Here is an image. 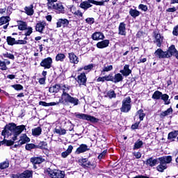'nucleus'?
<instances>
[{"label": "nucleus", "mask_w": 178, "mask_h": 178, "mask_svg": "<svg viewBox=\"0 0 178 178\" xmlns=\"http://www.w3.org/2000/svg\"><path fill=\"white\" fill-rule=\"evenodd\" d=\"M129 15L134 19H136V17H139L140 15V11H138L136 9H133V8L129 9Z\"/></svg>", "instance_id": "obj_36"}, {"label": "nucleus", "mask_w": 178, "mask_h": 178, "mask_svg": "<svg viewBox=\"0 0 178 178\" xmlns=\"http://www.w3.org/2000/svg\"><path fill=\"white\" fill-rule=\"evenodd\" d=\"M69 19L66 18H59L56 22V28H67V26H69Z\"/></svg>", "instance_id": "obj_13"}, {"label": "nucleus", "mask_w": 178, "mask_h": 178, "mask_svg": "<svg viewBox=\"0 0 178 178\" xmlns=\"http://www.w3.org/2000/svg\"><path fill=\"white\" fill-rule=\"evenodd\" d=\"M17 25H15V27L18 26V30L25 31L28 29L27 22L23 20H17Z\"/></svg>", "instance_id": "obj_21"}, {"label": "nucleus", "mask_w": 178, "mask_h": 178, "mask_svg": "<svg viewBox=\"0 0 178 178\" xmlns=\"http://www.w3.org/2000/svg\"><path fill=\"white\" fill-rule=\"evenodd\" d=\"M54 133L58 134L59 135H65L67 134V130L63 129V128L60 127L59 129H54Z\"/></svg>", "instance_id": "obj_50"}, {"label": "nucleus", "mask_w": 178, "mask_h": 178, "mask_svg": "<svg viewBox=\"0 0 178 178\" xmlns=\"http://www.w3.org/2000/svg\"><path fill=\"white\" fill-rule=\"evenodd\" d=\"M26 130V125H16L15 122H10L6 124L3 130L1 131V136H5L6 135L10 136L9 131H11L14 136L12 138L14 143L17 140L18 136H19L24 131Z\"/></svg>", "instance_id": "obj_2"}, {"label": "nucleus", "mask_w": 178, "mask_h": 178, "mask_svg": "<svg viewBox=\"0 0 178 178\" xmlns=\"http://www.w3.org/2000/svg\"><path fill=\"white\" fill-rule=\"evenodd\" d=\"M71 86L67 84H63L61 87V90L63 92L62 95L68 94L69 91H70Z\"/></svg>", "instance_id": "obj_48"}, {"label": "nucleus", "mask_w": 178, "mask_h": 178, "mask_svg": "<svg viewBox=\"0 0 178 178\" xmlns=\"http://www.w3.org/2000/svg\"><path fill=\"white\" fill-rule=\"evenodd\" d=\"M53 60L51 56L47 57V58H43V60L40 63V65L44 67V70H49L52 67Z\"/></svg>", "instance_id": "obj_10"}, {"label": "nucleus", "mask_w": 178, "mask_h": 178, "mask_svg": "<svg viewBox=\"0 0 178 178\" xmlns=\"http://www.w3.org/2000/svg\"><path fill=\"white\" fill-rule=\"evenodd\" d=\"M3 56L4 58H7L11 59V60H15V56H14V54H10V53H8V52L3 53Z\"/></svg>", "instance_id": "obj_54"}, {"label": "nucleus", "mask_w": 178, "mask_h": 178, "mask_svg": "<svg viewBox=\"0 0 178 178\" xmlns=\"http://www.w3.org/2000/svg\"><path fill=\"white\" fill-rule=\"evenodd\" d=\"M143 146V142L140 139L137 140V141L134 143L133 149L136 150L142 148Z\"/></svg>", "instance_id": "obj_43"}, {"label": "nucleus", "mask_w": 178, "mask_h": 178, "mask_svg": "<svg viewBox=\"0 0 178 178\" xmlns=\"http://www.w3.org/2000/svg\"><path fill=\"white\" fill-rule=\"evenodd\" d=\"M109 44H110L109 40L103 39V40L98 42L96 44V47L99 49H103L107 48L109 46Z\"/></svg>", "instance_id": "obj_17"}, {"label": "nucleus", "mask_w": 178, "mask_h": 178, "mask_svg": "<svg viewBox=\"0 0 178 178\" xmlns=\"http://www.w3.org/2000/svg\"><path fill=\"white\" fill-rule=\"evenodd\" d=\"M31 131H32V135L33 136L38 137L42 134V129L40 127H38L32 129Z\"/></svg>", "instance_id": "obj_40"}, {"label": "nucleus", "mask_w": 178, "mask_h": 178, "mask_svg": "<svg viewBox=\"0 0 178 178\" xmlns=\"http://www.w3.org/2000/svg\"><path fill=\"white\" fill-rule=\"evenodd\" d=\"M107 149H104L102 152H101L99 155L97 159L99 160H102L105 158V156L106 155Z\"/></svg>", "instance_id": "obj_60"}, {"label": "nucleus", "mask_w": 178, "mask_h": 178, "mask_svg": "<svg viewBox=\"0 0 178 178\" xmlns=\"http://www.w3.org/2000/svg\"><path fill=\"white\" fill-rule=\"evenodd\" d=\"M31 138L27 136L26 134H22V136H19V145L28 144V143H31Z\"/></svg>", "instance_id": "obj_18"}, {"label": "nucleus", "mask_w": 178, "mask_h": 178, "mask_svg": "<svg viewBox=\"0 0 178 178\" xmlns=\"http://www.w3.org/2000/svg\"><path fill=\"white\" fill-rule=\"evenodd\" d=\"M159 158L154 159V157H149V159H147L146 161H144V164L147 166L154 167L159 163Z\"/></svg>", "instance_id": "obj_14"}, {"label": "nucleus", "mask_w": 178, "mask_h": 178, "mask_svg": "<svg viewBox=\"0 0 178 178\" xmlns=\"http://www.w3.org/2000/svg\"><path fill=\"white\" fill-rule=\"evenodd\" d=\"M10 21V17L9 16H2L0 17V26L3 25V29H6L9 25V22Z\"/></svg>", "instance_id": "obj_16"}, {"label": "nucleus", "mask_w": 178, "mask_h": 178, "mask_svg": "<svg viewBox=\"0 0 178 178\" xmlns=\"http://www.w3.org/2000/svg\"><path fill=\"white\" fill-rule=\"evenodd\" d=\"M0 69L1 70H8V67H6V63L5 61H2L1 59H0Z\"/></svg>", "instance_id": "obj_59"}, {"label": "nucleus", "mask_w": 178, "mask_h": 178, "mask_svg": "<svg viewBox=\"0 0 178 178\" xmlns=\"http://www.w3.org/2000/svg\"><path fill=\"white\" fill-rule=\"evenodd\" d=\"M132 100L131 97H127L122 101V106L120 108V111L122 113H129L131 111Z\"/></svg>", "instance_id": "obj_5"}, {"label": "nucleus", "mask_w": 178, "mask_h": 178, "mask_svg": "<svg viewBox=\"0 0 178 178\" xmlns=\"http://www.w3.org/2000/svg\"><path fill=\"white\" fill-rule=\"evenodd\" d=\"M55 172L56 169H52L51 168H46L44 170V174L47 175V176H49L50 178H54Z\"/></svg>", "instance_id": "obj_33"}, {"label": "nucleus", "mask_w": 178, "mask_h": 178, "mask_svg": "<svg viewBox=\"0 0 178 178\" xmlns=\"http://www.w3.org/2000/svg\"><path fill=\"white\" fill-rule=\"evenodd\" d=\"M154 54L155 57L159 59L168 58V52H166V51H163L161 48H159L155 50Z\"/></svg>", "instance_id": "obj_11"}, {"label": "nucleus", "mask_w": 178, "mask_h": 178, "mask_svg": "<svg viewBox=\"0 0 178 178\" xmlns=\"http://www.w3.org/2000/svg\"><path fill=\"white\" fill-rule=\"evenodd\" d=\"M59 102L63 104L70 103L72 104H74V106H77L79 103V100L76 97L70 96L69 93H67L61 95L60 99H59Z\"/></svg>", "instance_id": "obj_4"}, {"label": "nucleus", "mask_w": 178, "mask_h": 178, "mask_svg": "<svg viewBox=\"0 0 178 178\" xmlns=\"http://www.w3.org/2000/svg\"><path fill=\"white\" fill-rule=\"evenodd\" d=\"M87 1L91 4H95L96 6H103V3L104 2H101V1H95V0H87Z\"/></svg>", "instance_id": "obj_57"}, {"label": "nucleus", "mask_w": 178, "mask_h": 178, "mask_svg": "<svg viewBox=\"0 0 178 178\" xmlns=\"http://www.w3.org/2000/svg\"><path fill=\"white\" fill-rule=\"evenodd\" d=\"M48 147V143L45 141H40V143L36 145L37 149L47 150Z\"/></svg>", "instance_id": "obj_34"}, {"label": "nucleus", "mask_w": 178, "mask_h": 178, "mask_svg": "<svg viewBox=\"0 0 178 178\" xmlns=\"http://www.w3.org/2000/svg\"><path fill=\"white\" fill-rule=\"evenodd\" d=\"M161 99L164 102V104L168 105L170 104V99H168L169 96L167 94L161 93Z\"/></svg>", "instance_id": "obj_46"}, {"label": "nucleus", "mask_w": 178, "mask_h": 178, "mask_svg": "<svg viewBox=\"0 0 178 178\" xmlns=\"http://www.w3.org/2000/svg\"><path fill=\"white\" fill-rule=\"evenodd\" d=\"M16 39L14 38H12L11 36H8L6 38V42L8 46H14L15 45Z\"/></svg>", "instance_id": "obj_45"}, {"label": "nucleus", "mask_w": 178, "mask_h": 178, "mask_svg": "<svg viewBox=\"0 0 178 178\" xmlns=\"http://www.w3.org/2000/svg\"><path fill=\"white\" fill-rule=\"evenodd\" d=\"M15 142L12 140H7L6 139V136H4V138L3 140L0 141V147L2 145L6 146V147H11L14 145Z\"/></svg>", "instance_id": "obj_27"}, {"label": "nucleus", "mask_w": 178, "mask_h": 178, "mask_svg": "<svg viewBox=\"0 0 178 178\" xmlns=\"http://www.w3.org/2000/svg\"><path fill=\"white\" fill-rule=\"evenodd\" d=\"M34 6L33 4L29 6L24 7L25 14L28 16H33L35 13V10L33 9Z\"/></svg>", "instance_id": "obj_28"}, {"label": "nucleus", "mask_w": 178, "mask_h": 178, "mask_svg": "<svg viewBox=\"0 0 178 178\" xmlns=\"http://www.w3.org/2000/svg\"><path fill=\"white\" fill-rule=\"evenodd\" d=\"M172 159V156H163L162 157H159V165L156 167V170L160 172H163L165 170L168 169V165L171 163Z\"/></svg>", "instance_id": "obj_3"}, {"label": "nucleus", "mask_w": 178, "mask_h": 178, "mask_svg": "<svg viewBox=\"0 0 178 178\" xmlns=\"http://www.w3.org/2000/svg\"><path fill=\"white\" fill-rule=\"evenodd\" d=\"M140 123V121H138V122H136L135 124H131V129L132 130L138 129Z\"/></svg>", "instance_id": "obj_61"}, {"label": "nucleus", "mask_w": 178, "mask_h": 178, "mask_svg": "<svg viewBox=\"0 0 178 178\" xmlns=\"http://www.w3.org/2000/svg\"><path fill=\"white\" fill-rule=\"evenodd\" d=\"M47 1L48 9H51L52 4L58 1V0H47Z\"/></svg>", "instance_id": "obj_63"}, {"label": "nucleus", "mask_w": 178, "mask_h": 178, "mask_svg": "<svg viewBox=\"0 0 178 178\" xmlns=\"http://www.w3.org/2000/svg\"><path fill=\"white\" fill-rule=\"evenodd\" d=\"M51 9L55 10V12L57 14H65V8L64 6L63 5V3L61 2H58V3H53L51 4Z\"/></svg>", "instance_id": "obj_9"}, {"label": "nucleus", "mask_w": 178, "mask_h": 178, "mask_svg": "<svg viewBox=\"0 0 178 178\" xmlns=\"http://www.w3.org/2000/svg\"><path fill=\"white\" fill-rule=\"evenodd\" d=\"M46 26V22L45 21H40L35 25V31L43 33V31Z\"/></svg>", "instance_id": "obj_20"}, {"label": "nucleus", "mask_w": 178, "mask_h": 178, "mask_svg": "<svg viewBox=\"0 0 178 178\" xmlns=\"http://www.w3.org/2000/svg\"><path fill=\"white\" fill-rule=\"evenodd\" d=\"M72 150H73V146L72 145H70L68 146L67 149L65 152H63L61 153V156L64 159L67 158L68 156V155H70Z\"/></svg>", "instance_id": "obj_35"}, {"label": "nucleus", "mask_w": 178, "mask_h": 178, "mask_svg": "<svg viewBox=\"0 0 178 178\" xmlns=\"http://www.w3.org/2000/svg\"><path fill=\"white\" fill-rule=\"evenodd\" d=\"M94 67H95V65L94 64H89L88 65H85L83 66V70L88 71V72H90L93 70Z\"/></svg>", "instance_id": "obj_55"}, {"label": "nucleus", "mask_w": 178, "mask_h": 178, "mask_svg": "<svg viewBox=\"0 0 178 178\" xmlns=\"http://www.w3.org/2000/svg\"><path fill=\"white\" fill-rule=\"evenodd\" d=\"M10 163L8 160L6 161H3L2 163H0V170H4L9 167Z\"/></svg>", "instance_id": "obj_51"}, {"label": "nucleus", "mask_w": 178, "mask_h": 178, "mask_svg": "<svg viewBox=\"0 0 178 178\" xmlns=\"http://www.w3.org/2000/svg\"><path fill=\"white\" fill-rule=\"evenodd\" d=\"M25 149L31 152L33 149H37V145L34 143H27L25 145Z\"/></svg>", "instance_id": "obj_41"}, {"label": "nucleus", "mask_w": 178, "mask_h": 178, "mask_svg": "<svg viewBox=\"0 0 178 178\" xmlns=\"http://www.w3.org/2000/svg\"><path fill=\"white\" fill-rule=\"evenodd\" d=\"M79 7L81 8V9H83L84 10H88L89 8L92 7V5L88 1H85L81 3Z\"/></svg>", "instance_id": "obj_38"}, {"label": "nucleus", "mask_w": 178, "mask_h": 178, "mask_svg": "<svg viewBox=\"0 0 178 178\" xmlns=\"http://www.w3.org/2000/svg\"><path fill=\"white\" fill-rule=\"evenodd\" d=\"M27 41L24 40H15V45H26L27 44Z\"/></svg>", "instance_id": "obj_56"}, {"label": "nucleus", "mask_w": 178, "mask_h": 178, "mask_svg": "<svg viewBox=\"0 0 178 178\" xmlns=\"http://www.w3.org/2000/svg\"><path fill=\"white\" fill-rule=\"evenodd\" d=\"M68 58L70 60V63L72 64H78L79 62V57L74 54V52L68 53Z\"/></svg>", "instance_id": "obj_19"}, {"label": "nucleus", "mask_w": 178, "mask_h": 178, "mask_svg": "<svg viewBox=\"0 0 178 178\" xmlns=\"http://www.w3.org/2000/svg\"><path fill=\"white\" fill-rule=\"evenodd\" d=\"M74 115L77 119L89 121L91 123L95 124L99 122V118L88 114L75 113Z\"/></svg>", "instance_id": "obj_7"}, {"label": "nucleus", "mask_w": 178, "mask_h": 178, "mask_svg": "<svg viewBox=\"0 0 178 178\" xmlns=\"http://www.w3.org/2000/svg\"><path fill=\"white\" fill-rule=\"evenodd\" d=\"M177 136H178V130L177 131L175 130L168 134V139L169 140V141H171V143H172L173 141H175V138H176Z\"/></svg>", "instance_id": "obj_30"}, {"label": "nucleus", "mask_w": 178, "mask_h": 178, "mask_svg": "<svg viewBox=\"0 0 178 178\" xmlns=\"http://www.w3.org/2000/svg\"><path fill=\"white\" fill-rule=\"evenodd\" d=\"M66 58V55L63 53H58L56 55L55 60L56 62L60 61L64 62L65 59Z\"/></svg>", "instance_id": "obj_39"}, {"label": "nucleus", "mask_w": 178, "mask_h": 178, "mask_svg": "<svg viewBox=\"0 0 178 178\" xmlns=\"http://www.w3.org/2000/svg\"><path fill=\"white\" fill-rule=\"evenodd\" d=\"M113 65L104 66V67L102 68V70H101V74H103L104 76L105 72H110L113 70Z\"/></svg>", "instance_id": "obj_49"}, {"label": "nucleus", "mask_w": 178, "mask_h": 178, "mask_svg": "<svg viewBox=\"0 0 178 178\" xmlns=\"http://www.w3.org/2000/svg\"><path fill=\"white\" fill-rule=\"evenodd\" d=\"M26 30H27V31L25 32V33H24L25 36H30L33 32V29L32 26H28Z\"/></svg>", "instance_id": "obj_58"}, {"label": "nucleus", "mask_w": 178, "mask_h": 178, "mask_svg": "<svg viewBox=\"0 0 178 178\" xmlns=\"http://www.w3.org/2000/svg\"><path fill=\"white\" fill-rule=\"evenodd\" d=\"M61 90V85L60 83H55L54 85L51 86L49 88V91L50 93L56 94L60 92Z\"/></svg>", "instance_id": "obj_23"}, {"label": "nucleus", "mask_w": 178, "mask_h": 178, "mask_svg": "<svg viewBox=\"0 0 178 178\" xmlns=\"http://www.w3.org/2000/svg\"><path fill=\"white\" fill-rule=\"evenodd\" d=\"M172 34L175 36H178V24L173 29Z\"/></svg>", "instance_id": "obj_64"}, {"label": "nucleus", "mask_w": 178, "mask_h": 178, "mask_svg": "<svg viewBox=\"0 0 178 178\" xmlns=\"http://www.w3.org/2000/svg\"><path fill=\"white\" fill-rule=\"evenodd\" d=\"M138 9H141L143 12H147L148 10V7L144 4H140L138 6Z\"/></svg>", "instance_id": "obj_62"}, {"label": "nucleus", "mask_w": 178, "mask_h": 178, "mask_svg": "<svg viewBox=\"0 0 178 178\" xmlns=\"http://www.w3.org/2000/svg\"><path fill=\"white\" fill-rule=\"evenodd\" d=\"M132 70H130V65H125L123 70H120V73H117L115 75H113V73H110L109 74L105 75L102 77L99 76L97 79V82L104 83L106 81L118 83L124 80V77H128V76H130Z\"/></svg>", "instance_id": "obj_1"}, {"label": "nucleus", "mask_w": 178, "mask_h": 178, "mask_svg": "<svg viewBox=\"0 0 178 178\" xmlns=\"http://www.w3.org/2000/svg\"><path fill=\"white\" fill-rule=\"evenodd\" d=\"M65 172L60 170H55V172L53 178H65Z\"/></svg>", "instance_id": "obj_31"}, {"label": "nucleus", "mask_w": 178, "mask_h": 178, "mask_svg": "<svg viewBox=\"0 0 178 178\" xmlns=\"http://www.w3.org/2000/svg\"><path fill=\"white\" fill-rule=\"evenodd\" d=\"M77 82L80 86H86L88 78L85 72L81 73L77 77Z\"/></svg>", "instance_id": "obj_12"}, {"label": "nucleus", "mask_w": 178, "mask_h": 178, "mask_svg": "<svg viewBox=\"0 0 178 178\" xmlns=\"http://www.w3.org/2000/svg\"><path fill=\"white\" fill-rule=\"evenodd\" d=\"M108 97L109 99H115L117 97V95L115 94V90H113V89H111L110 90H108V92H107L106 93V96Z\"/></svg>", "instance_id": "obj_44"}, {"label": "nucleus", "mask_w": 178, "mask_h": 178, "mask_svg": "<svg viewBox=\"0 0 178 178\" xmlns=\"http://www.w3.org/2000/svg\"><path fill=\"white\" fill-rule=\"evenodd\" d=\"M162 92H160V90H155L154 92L153 95H152V99L155 100H159L161 98Z\"/></svg>", "instance_id": "obj_42"}, {"label": "nucleus", "mask_w": 178, "mask_h": 178, "mask_svg": "<svg viewBox=\"0 0 178 178\" xmlns=\"http://www.w3.org/2000/svg\"><path fill=\"white\" fill-rule=\"evenodd\" d=\"M90 150L88 146L86 144H81L80 146L76 149L75 154L79 155L81 154L85 153Z\"/></svg>", "instance_id": "obj_15"}, {"label": "nucleus", "mask_w": 178, "mask_h": 178, "mask_svg": "<svg viewBox=\"0 0 178 178\" xmlns=\"http://www.w3.org/2000/svg\"><path fill=\"white\" fill-rule=\"evenodd\" d=\"M136 115L139 116L140 122L143 121L144 118L146 116V113H144V111L142 108L136 112Z\"/></svg>", "instance_id": "obj_47"}, {"label": "nucleus", "mask_w": 178, "mask_h": 178, "mask_svg": "<svg viewBox=\"0 0 178 178\" xmlns=\"http://www.w3.org/2000/svg\"><path fill=\"white\" fill-rule=\"evenodd\" d=\"M176 51H177V49H176L175 44L170 45V47H168V49H167V51H165V52H167V54H168L167 58H171L172 56L175 55Z\"/></svg>", "instance_id": "obj_25"}, {"label": "nucleus", "mask_w": 178, "mask_h": 178, "mask_svg": "<svg viewBox=\"0 0 178 178\" xmlns=\"http://www.w3.org/2000/svg\"><path fill=\"white\" fill-rule=\"evenodd\" d=\"M79 163L86 170H95L97 167V163L90 161L88 157L85 159H79Z\"/></svg>", "instance_id": "obj_6"}, {"label": "nucleus", "mask_w": 178, "mask_h": 178, "mask_svg": "<svg viewBox=\"0 0 178 178\" xmlns=\"http://www.w3.org/2000/svg\"><path fill=\"white\" fill-rule=\"evenodd\" d=\"M33 171L26 170L22 173H21V178H33Z\"/></svg>", "instance_id": "obj_29"}, {"label": "nucleus", "mask_w": 178, "mask_h": 178, "mask_svg": "<svg viewBox=\"0 0 178 178\" xmlns=\"http://www.w3.org/2000/svg\"><path fill=\"white\" fill-rule=\"evenodd\" d=\"M31 163H33L34 166L37 164H41L42 163L44 162V159H42V156H40L38 157H31L30 159Z\"/></svg>", "instance_id": "obj_24"}, {"label": "nucleus", "mask_w": 178, "mask_h": 178, "mask_svg": "<svg viewBox=\"0 0 178 178\" xmlns=\"http://www.w3.org/2000/svg\"><path fill=\"white\" fill-rule=\"evenodd\" d=\"M105 38L104 35L102 32H95L92 35L91 38L93 40H104Z\"/></svg>", "instance_id": "obj_26"}, {"label": "nucleus", "mask_w": 178, "mask_h": 178, "mask_svg": "<svg viewBox=\"0 0 178 178\" xmlns=\"http://www.w3.org/2000/svg\"><path fill=\"white\" fill-rule=\"evenodd\" d=\"M11 87L17 91H21L24 90V86L19 83L11 85Z\"/></svg>", "instance_id": "obj_52"}, {"label": "nucleus", "mask_w": 178, "mask_h": 178, "mask_svg": "<svg viewBox=\"0 0 178 178\" xmlns=\"http://www.w3.org/2000/svg\"><path fill=\"white\" fill-rule=\"evenodd\" d=\"M126 24L124 22H120L118 26V34L121 35H126L127 34V29H126Z\"/></svg>", "instance_id": "obj_22"}, {"label": "nucleus", "mask_w": 178, "mask_h": 178, "mask_svg": "<svg viewBox=\"0 0 178 178\" xmlns=\"http://www.w3.org/2000/svg\"><path fill=\"white\" fill-rule=\"evenodd\" d=\"M85 22L89 25H92L95 22V19L94 17H87L85 19Z\"/></svg>", "instance_id": "obj_53"}, {"label": "nucleus", "mask_w": 178, "mask_h": 178, "mask_svg": "<svg viewBox=\"0 0 178 178\" xmlns=\"http://www.w3.org/2000/svg\"><path fill=\"white\" fill-rule=\"evenodd\" d=\"M70 10H71L72 13L74 15H75L78 17H83V13L80 10H76V8L74 7L73 6L71 7Z\"/></svg>", "instance_id": "obj_37"}, {"label": "nucleus", "mask_w": 178, "mask_h": 178, "mask_svg": "<svg viewBox=\"0 0 178 178\" xmlns=\"http://www.w3.org/2000/svg\"><path fill=\"white\" fill-rule=\"evenodd\" d=\"M152 36L154 38V40L153 42L156 44V47L161 48L162 47L164 37L162 36L160 33H157V31H154L152 33Z\"/></svg>", "instance_id": "obj_8"}, {"label": "nucleus", "mask_w": 178, "mask_h": 178, "mask_svg": "<svg viewBox=\"0 0 178 178\" xmlns=\"http://www.w3.org/2000/svg\"><path fill=\"white\" fill-rule=\"evenodd\" d=\"M172 112H173V110H172V107H170L166 111L161 112L159 114V117L161 119H164L165 117L168 116L170 114H172Z\"/></svg>", "instance_id": "obj_32"}]
</instances>
